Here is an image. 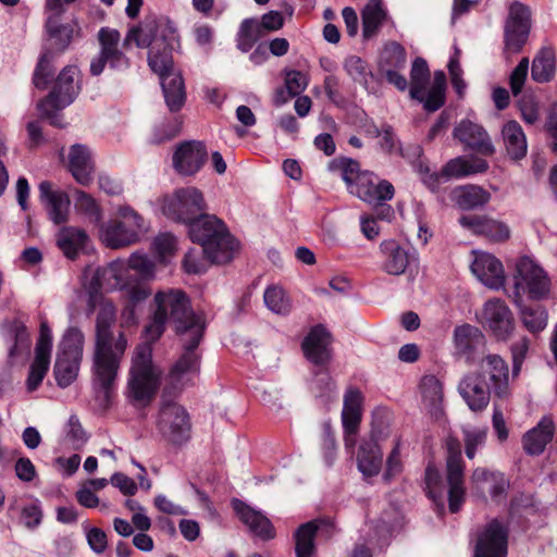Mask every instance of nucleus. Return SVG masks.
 Returning <instances> with one entry per match:
<instances>
[{"label": "nucleus", "instance_id": "18", "mask_svg": "<svg viewBox=\"0 0 557 557\" xmlns=\"http://www.w3.org/2000/svg\"><path fill=\"white\" fill-rule=\"evenodd\" d=\"M368 203H381L393 199L395 189L391 182L380 180L373 172L364 171L350 190Z\"/></svg>", "mask_w": 557, "mask_h": 557}, {"label": "nucleus", "instance_id": "63", "mask_svg": "<svg viewBox=\"0 0 557 557\" xmlns=\"http://www.w3.org/2000/svg\"><path fill=\"white\" fill-rule=\"evenodd\" d=\"M181 125L182 123L178 121V119H173L171 121L161 123L159 126L156 127V131L153 133V143L161 144L166 140L173 139L175 136L180 134Z\"/></svg>", "mask_w": 557, "mask_h": 557}, {"label": "nucleus", "instance_id": "16", "mask_svg": "<svg viewBox=\"0 0 557 557\" xmlns=\"http://www.w3.org/2000/svg\"><path fill=\"white\" fill-rule=\"evenodd\" d=\"M482 324L497 341H507L515 330L512 312L499 298L490 299L484 304Z\"/></svg>", "mask_w": 557, "mask_h": 557}, {"label": "nucleus", "instance_id": "60", "mask_svg": "<svg viewBox=\"0 0 557 557\" xmlns=\"http://www.w3.org/2000/svg\"><path fill=\"white\" fill-rule=\"evenodd\" d=\"M379 145L380 148L388 154L398 153L404 158L407 157L400 147L399 140L395 135L393 127L388 124L382 125V134L380 136Z\"/></svg>", "mask_w": 557, "mask_h": 557}, {"label": "nucleus", "instance_id": "12", "mask_svg": "<svg viewBox=\"0 0 557 557\" xmlns=\"http://www.w3.org/2000/svg\"><path fill=\"white\" fill-rule=\"evenodd\" d=\"M531 30V12L528 7L515 2L509 8L504 27V53H519L527 44Z\"/></svg>", "mask_w": 557, "mask_h": 557}, {"label": "nucleus", "instance_id": "6", "mask_svg": "<svg viewBox=\"0 0 557 557\" xmlns=\"http://www.w3.org/2000/svg\"><path fill=\"white\" fill-rule=\"evenodd\" d=\"M144 230V219L131 207H121L117 218L100 227L102 243L112 249H119L138 242Z\"/></svg>", "mask_w": 557, "mask_h": 557}, {"label": "nucleus", "instance_id": "42", "mask_svg": "<svg viewBox=\"0 0 557 557\" xmlns=\"http://www.w3.org/2000/svg\"><path fill=\"white\" fill-rule=\"evenodd\" d=\"M407 63V53L405 48L396 42L386 44L380 54L379 73L387 70L405 69Z\"/></svg>", "mask_w": 557, "mask_h": 557}, {"label": "nucleus", "instance_id": "17", "mask_svg": "<svg viewBox=\"0 0 557 557\" xmlns=\"http://www.w3.org/2000/svg\"><path fill=\"white\" fill-rule=\"evenodd\" d=\"M482 377L491 392L497 397H504L509 392V367L507 362L495 354L485 356L475 371Z\"/></svg>", "mask_w": 557, "mask_h": 557}, {"label": "nucleus", "instance_id": "40", "mask_svg": "<svg viewBox=\"0 0 557 557\" xmlns=\"http://www.w3.org/2000/svg\"><path fill=\"white\" fill-rule=\"evenodd\" d=\"M519 313L524 327L531 333H540L547 325V312L541 305H523L520 301Z\"/></svg>", "mask_w": 557, "mask_h": 557}, {"label": "nucleus", "instance_id": "46", "mask_svg": "<svg viewBox=\"0 0 557 557\" xmlns=\"http://www.w3.org/2000/svg\"><path fill=\"white\" fill-rule=\"evenodd\" d=\"M555 58L550 50H541L533 60L531 76L537 83H546L554 77Z\"/></svg>", "mask_w": 557, "mask_h": 557}, {"label": "nucleus", "instance_id": "41", "mask_svg": "<svg viewBox=\"0 0 557 557\" xmlns=\"http://www.w3.org/2000/svg\"><path fill=\"white\" fill-rule=\"evenodd\" d=\"M320 521H310L301 524L295 533V552L297 557H312L314 553V537Z\"/></svg>", "mask_w": 557, "mask_h": 557}, {"label": "nucleus", "instance_id": "39", "mask_svg": "<svg viewBox=\"0 0 557 557\" xmlns=\"http://www.w3.org/2000/svg\"><path fill=\"white\" fill-rule=\"evenodd\" d=\"M82 358L58 354L54 364V377L60 387H67L76 379Z\"/></svg>", "mask_w": 557, "mask_h": 557}, {"label": "nucleus", "instance_id": "34", "mask_svg": "<svg viewBox=\"0 0 557 557\" xmlns=\"http://www.w3.org/2000/svg\"><path fill=\"white\" fill-rule=\"evenodd\" d=\"M88 243V235L79 227L64 226L57 234V245L64 256L74 260Z\"/></svg>", "mask_w": 557, "mask_h": 557}, {"label": "nucleus", "instance_id": "13", "mask_svg": "<svg viewBox=\"0 0 557 557\" xmlns=\"http://www.w3.org/2000/svg\"><path fill=\"white\" fill-rule=\"evenodd\" d=\"M508 523L498 518L486 522L478 530L474 541V557H507Z\"/></svg>", "mask_w": 557, "mask_h": 557}, {"label": "nucleus", "instance_id": "28", "mask_svg": "<svg viewBox=\"0 0 557 557\" xmlns=\"http://www.w3.org/2000/svg\"><path fill=\"white\" fill-rule=\"evenodd\" d=\"M67 168L78 184L87 186L92 182L95 163L86 146L76 144L70 148Z\"/></svg>", "mask_w": 557, "mask_h": 557}, {"label": "nucleus", "instance_id": "3", "mask_svg": "<svg viewBox=\"0 0 557 557\" xmlns=\"http://www.w3.org/2000/svg\"><path fill=\"white\" fill-rule=\"evenodd\" d=\"M188 234L194 243L201 245L203 255L212 263L224 264L232 261L239 249V243L225 223L203 212L190 223Z\"/></svg>", "mask_w": 557, "mask_h": 557}, {"label": "nucleus", "instance_id": "29", "mask_svg": "<svg viewBox=\"0 0 557 557\" xmlns=\"http://www.w3.org/2000/svg\"><path fill=\"white\" fill-rule=\"evenodd\" d=\"M485 344L483 333L475 326L462 324L454 331V345L456 354L466 359V362L473 361L474 351Z\"/></svg>", "mask_w": 557, "mask_h": 557}, {"label": "nucleus", "instance_id": "55", "mask_svg": "<svg viewBox=\"0 0 557 557\" xmlns=\"http://www.w3.org/2000/svg\"><path fill=\"white\" fill-rule=\"evenodd\" d=\"M462 433L466 446V455L469 459H473L476 450L484 446L487 431L480 428H463Z\"/></svg>", "mask_w": 557, "mask_h": 557}, {"label": "nucleus", "instance_id": "4", "mask_svg": "<svg viewBox=\"0 0 557 557\" xmlns=\"http://www.w3.org/2000/svg\"><path fill=\"white\" fill-rule=\"evenodd\" d=\"M78 73L76 66H65L58 75L52 90L37 106L41 116L48 119L53 126L64 127L63 116L59 111L70 106L78 95L79 85L76 83Z\"/></svg>", "mask_w": 557, "mask_h": 557}, {"label": "nucleus", "instance_id": "44", "mask_svg": "<svg viewBox=\"0 0 557 557\" xmlns=\"http://www.w3.org/2000/svg\"><path fill=\"white\" fill-rule=\"evenodd\" d=\"M61 15H55L53 13H49L46 22V28L53 40V45L59 52H62L71 42L74 35V26L72 25H60L59 17Z\"/></svg>", "mask_w": 557, "mask_h": 557}, {"label": "nucleus", "instance_id": "25", "mask_svg": "<svg viewBox=\"0 0 557 557\" xmlns=\"http://www.w3.org/2000/svg\"><path fill=\"white\" fill-rule=\"evenodd\" d=\"M459 223L473 234L485 236L492 242H504L510 236V230L506 223L486 216L462 215Z\"/></svg>", "mask_w": 557, "mask_h": 557}, {"label": "nucleus", "instance_id": "22", "mask_svg": "<svg viewBox=\"0 0 557 557\" xmlns=\"http://www.w3.org/2000/svg\"><path fill=\"white\" fill-rule=\"evenodd\" d=\"M471 271L482 284L490 288L499 289L505 284L503 263L491 253H476Z\"/></svg>", "mask_w": 557, "mask_h": 557}, {"label": "nucleus", "instance_id": "32", "mask_svg": "<svg viewBox=\"0 0 557 557\" xmlns=\"http://www.w3.org/2000/svg\"><path fill=\"white\" fill-rule=\"evenodd\" d=\"M383 454L373 438L363 440L359 446L357 465L364 476L379 474L382 468Z\"/></svg>", "mask_w": 557, "mask_h": 557}, {"label": "nucleus", "instance_id": "21", "mask_svg": "<svg viewBox=\"0 0 557 557\" xmlns=\"http://www.w3.org/2000/svg\"><path fill=\"white\" fill-rule=\"evenodd\" d=\"M381 269L389 275L405 273L408 265L416 260L413 250L403 247L394 239H386L380 244Z\"/></svg>", "mask_w": 557, "mask_h": 557}, {"label": "nucleus", "instance_id": "62", "mask_svg": "<svg viewBox=\"0 0 557 557\" xmlns=\"http://www.w3.org/2000/svg\"><path fill=\"white\" fill-rule=\"evenodd\" d=\"M529 72V59L522 58L509 76L510 89L513 96H518L525 83Z\"/></svg>", "mask_w": 557, "mask_h": 557}, {"label": "nucleus", "instance_id": "5", "mask_svg": "<svg viewBox=\"0 0 557 557\" xmlns=\"http://www.w3.org/2000/svg\"><path fill=\"white\" fill-rule=\"evenodd\" d=\"M513 301L520 306L522 297L541 300L548 296L550 280L544 269L531 257L522 256L517 259L513 274Z\"/></svg>", "mask_w": 557, "mask_h": 557}, {"label": "nucleus", "instance_id": "48", "mask_svg": "<svg viewBox=\"0 0 557 557\" xmlns=\"http://www.w3.org/2000/svg\"><path fill=\"white\" fill-rule=\"evenodd\" d=\"M344 69L354 82L362 85L366 89L370 88V79L373 74L366 61L360 57L350 55L345 60Z\"/></svg>", "mask_w": 557, "mask_h": 557}, {"label": "nucleus", "instance_id": "2", "mask_svg": "<svg viewBox=\"0 0 557 557\" xmlns=\"http://www.w3.org/2000/svg\"><path fill=\"white\" fill-rule=\"evenodd\" d=\"M124 263L113 261L106 268H99L92 275L89 286L88 306L94 310L100 309L96 319V338L91 367L92 387L98 396L109 401L116 386L121 361L127 348V339L123 332L115 337L112 325L115 322L116 310L111 301L104 300L101 289L110 290L124 288Z\"/></svg>", "mask_w": 557, "mask_h": 557}, {"label": "nucleus", "instance_id": "23", "mask_svg": "<svg viewBox=\"0 0 557 557\" xmlns=\"http://www.w3.org/2000/svg\"><path fill=\"white\" fill-rule=\"evenodd\" d=\"M454 137L480 153L490 156L494 152L493 144L486 131L470 120L460 121L454 129Z\"/></svg>", "mask_w": 557, "mask_h": 557}, {"label": "nucleus", "instance_id": "35", "mask_svg": "<svg viewBox=\"0 0 557 557\" xmlns=\"http://www.w3.org/2000/svg\"><path fill=\"white\" fill-rule=\"evenodd\" d=\"M502 136L507 153L511 159L520 160L525 157L528 144L525 134L517 121H508L502 128Z\"/></svg>", "mask_w": 557, "mask_h": 557}, {"label": "nucleus", "instance_id": "49", "mask_svg": "<svg viewBox=\"0 0 557 557\" xmlns=\"http://www.w3.org/2000/svg\"><path fill=\"white\" fill-rule=\"evenodd\" d=\"M265 306L274 313L286 315L292 310V302L285 290L278 286H270L263 295Z\"/></svg>", "mask_w": 557, "mask_h": 557}, {"label": "nucleus", "instance_id": "38", "mask_svg": "<svg viewBox=\"0 0 557 557\" xmlns=\"http://www.w3.org/2000/svg\"><path fill=\"white\" fill-rule=\"evenodd\" d=\"M375 537H370L366 543L356 544L352 549L350 557H373L374 548L377 546L380 549L384 548L388 544V540L392 533V527L382 521L374 529Z\"/></svg>", "mask_w": 557, "mask_h": 557}, {"label": "nucleus", "instance_id": "53", "mask_svg": "<svg viewBox=\"0 0 557 557\" xmlns=\"http://www.w3.org/2000/svg\"><path fill=\"white\" fill-rule=\"evenodd\" d=\"M362 412H342L344 442L346 449H354L361 422Z\"/></svg>", "mask_w": 557, "mask_h": 557}, {"label": "nucleus", "instance_id": "43", "mask_svg": "<svg viewBox=\"0 0 557 557\" xmlns=\"http://www.w3.org/2000/svg\"><path fill=\"white\" fill-rule=\"evenodd\" d=\"M446 75L443 71L434 73L432 85L425 95L423 92V108L429 112L437 111L445 103ZM425 91V89L423 90Z\"/></svg>", "mask_w": 557, "mask_h": 557}, {"label": "nucleus", "instance_id": "27", "mask_svg": "<svg viewBox=\"0 0 557 557\" xmlns=\"http://www.w3.org/2000/svg\"><path fill=\"white\" fill-rule=\"evenodd\" d=\"M233 508L240 521L245 523L255 535L264 541L275 537V529L272 522L261 511L251 508L238 499L233 502Z\"/></svg>", "mask_w": 557, "mask_h": 557}, {"label": "nucleus", "instance_id": "61", "mask_svg": "<svg viewBox=\"0 0 557 557\" xmlns=\"http://www.w3.org/2000/svg\"><path fill=\"white\" fill-rule=\"evenodd\" d=\"M308 76L296 70L287 71L285 75V87L287 89L288 97H296L301 94L308 86Z\"/></svg>", "mask_w": 557, "mask_h": 557}, {"label": "nucleus", "instance_id": "14", "mask_svg": "<svg viewBox=\"0 0 557 557\" xmlns=\"http://www.w3.org/2000/svg\"><path fill=\"white\" fill-rule=\"evenodd\" d=\"M98 40L100 42V54L90 63V72L92 75H100L106 64L113 70L123 71L128 69L129 60L120 50L119 45L121 35L116 29L102 27L98 33Z\"/></svg>", "mask_w": 557, "mask_h": 557}, {"label": "nucleus", "instance_id": "52", "mask_svg": "<svg viewBox=\"0 0 557 557\" xmlns=\"http://www.w3.org/2000/svg\"><path fill=\"white\" fill-rule=\"evenodd\" d=\"M423 400L431 406H436L443 399V384L433 374L424 375L420 382Z\"/></svg>", "mask_w": 557, "mask_h": 557}, {"label": "nucleus", "instance_id": "56", "mask_svg": "<svg viewBox=\"0 0 557 557\" xmlns=\"http://www.w3.org/2000/svg\"><path fill=\"white\" fill-rule=\"evenodd\" d=\"M50 364V358L36 356L30 366L28 377L26 381L28 392L36 391L44 377L46 376Z\"/></svg>", "mask_w": 557, "mask_h": 557}, {"label": "nucleus", "instance_id": "24", "mask_svg": "<svg viewBox=\"0 0 557 557\" xmlns=\"http://www.w3.org/2000/svg\"><path fill=\"white\" fill-rule=\"evenodd\" d=\"M330 345L331 334L323 325L318 324L310 330L301 347L310 362L322 366L331 358Z\"/></svg>", "mask_w": 557, "mask_h": 557}, {"label": "nucleus", "instance_id": "8", "mask_svg": "<svg viewBox=\"0 0 557 557\" xmlns=\"http://www.w3.org/2000/svg\"><path fill=\"white\" fill-rule=\"evenodd\" d=\"M488 163L481 158H456L446 163L441 172H430L428 166L419 165V173L422 182L432 191H437L442 184L451 177H463L471 174L483 173L487 170Z\"/></svg>", "mask_w": 557, "mask_h": 557}, {"label": "nucleus", "instance_id": "33", "mask_svg": "<svg viewBox=\"0 0 557 557\" xmlns=\"http://www.w3.org/2000/svg\"><path fill=\"white\" fill-rule=\"evenodd\" d=\"M165 103L171 112L182 109L186 100L185 84L182 74L175 70L160 77Z\"/></svg>", "mask_w": 557, "mask_h": 557}, {"label": "nucleus", "instance_id": "1", "mask_svg": "<svg viewBox=\"0 0 557 557\" xmlns=\"http://www.w3.org/2000/svg\"><path fill=\"white\" fill-rule=\"evenodd\" d=\"M156 310L151 321L146 325V342L139 344L132 359L127 383V397L136 405H148L157 394L162 371L152 361L151 343L158 341L171 322L180 342L199 345L206 330L201 314L196 313L188 296L181 289H168L154 295Z\"/></svg>", "mask_w": 557, "mask_h": 557}, {"label": "nucleus", "instance_id": "37", "mask_svg": "<svg viewBox=\"0 0 557 557\" xmlns=\"http://www.w3.org/2000/svg\"><path fill=\"white\" fill-rule=\"evenodd\" d=\"M451 197L459 208L471 210L487 203L491 195L480 186L467 185L455 188Z\"/></svg>", "mask_w": 557, "mask_h": 557}, {"label": "nucleus", "instance_id": "31", "mask_svg": "<svg viewBox=\"0 0 557 557\" xmlns=\"http://www.w3.org/2000/svg\"><path fill=\"white\" fill-rule=\"evenodd\" d=\"M168 23L170 22H156L153 20L145 21L144 23L128 30L123 46L126 47L131 42H134L139 48L149 47L150 49L156 42L161 44L162 38L160 36V30Z\"/></svg>", "mask_w": 557, "mask_h": 557}, {"label": "nucleus", "instance_id": "26", "mask_svg": "<svg viewBox=\"0 0 557 557\" xmlns=\"http://www.w3.org/2000/svg\"><path fill=\"white\" fill-rule=\"evenodd\" d=\"M39 197L45 205L50 220L55 224H61L67 221L70 199L62 190L52 188V184L44 181L39 184Z\"/></svg>", "mask_w": 557, "mask_h": 557}, {"label": "nucleus", "instance_id": "10", "mask_svg": "<svg viewBox=\"0 0 557 557\" xmlns=\"http://www.w3.org/2000/svg\"><path fill=\"white\" fill-rule=\"evenodd\" d=\"M183 352L172 366L165 379V392L180 393L185 387L194 385L200 370L199 345L181 342Z\"/></svg>", "mask_w": 557, "mask_h": 557}, {"label": "nucleus", "instance_id": "59", "mask_svg": "<svg viewBox=\"0 0 557 557\" xmlns=\"http://www.w3.org/2000/svg\"><path fill=\"white\" fill-rule=\"evenodd\" d=\"M128 268L143 280H149L154 273V263L144 253L134 252L128 259Z\"/></svg>", "mask_w": 557, "mask_h": 557}, {"label": "nucleus", "instance_id": "19", "mask_svg": "<svg viewBox=\"0 0 557 557\" xmlns=\"http://www.w3.org/2000/svg\"><path fill=\"white\" fill-rule=\"evenodd\" d=\"M458 392L469 409L474 412L483 411L488 406L493 394L485 384L484 377L475 371H470L461 377Z\"/></svg>", "mask_w": 557, "mask_h": 557}, {"label": "nucleus", "instance_id": "64", "mask_svg": "<svg viewBox=\"0 0 557 557\" xmlns=\"http://www.w3.org/2000/svg\"><path fill=\"white\" fill-rule=\"evenodd\" d=\"M21 519L27 529H36L42 520V510L38 500L32 502L22 508Z\"/></svg>", "mask_w": 557, "mask_h": 557}, {"label": "nucleus", "instance_id": "45", "mask_svg": "<svg viewBox=\"0 0 557 557\" xmlns=\"http://www.w3.org/2000/svg\"><path fill=\"white\" fill-rule=\"evenodd\" d=\"M430 78V71L428 63L422 58H416L412 62L410 71V97L414 100H423V90Z\"/></svg>", "mask_w": 557, "mask_h": 557}, {"label": "nucleus", "instance_id": "54", "mask_svg": "<svg viewBox=\"0 0 557 557\" xmlns=\"http://www.w3.org/2000/svg\"><path fill=\"white\" fill-rule=\"evenodd\" d=\"M425 490L428 496L435 503H442L444 486L442 483L441 473L433 465H428L425 469Z\"/></svg>", "mask_w": 557, "mask_h": 557}, {"label": "nucleus", "instance_id": "15", "mask_svg": "<svg viewBox=\"0 0 557 557\" xmlns=\"http://www.w3.org/2000/svg\"><path fill=\"white\" fill-rule=\"evenodd\" d=\"M162 42H156L148 52V65L159 78L175 71L172 52L178 46L180 36L172 23L160 30Z\"/></svg>", "mask_w": 557, "mask_h": 557}, {"label": "nucleus", "instance_id": "51", "mask_svg": "<svg viewBox=\"0 0 557 557\" xmlns=\"http://www.w3.org/2000/svg\"><path fill=\"white\" fill-rule=\"evenodd\" d=\"M75 208L77 211L84 213L88 216L90 222L92 223H100L102 219V212L95 200L92 196L89 194L83 191V190H76L75 191Z\"/></svg>", "mask_w": 557, "mask_h": 557}, {"label": "nucleus", "instance_id": "58", "mask_svg": "<svg viewBox=\"0 0 557 557\" xmlns=\"http://www.w3.org/2000/svg\"><path fill=\"white\" fill-rule=\"evenodd\" d=\"M315 397L322 403L324 407H329L336 398L335 382L324 374L315 381Z\"/></svg>", "mask_w": 557, "mask_h": 557}, {"label": "nucleus", "instance_id": "7", "mask_svg": "<svg viewBox=\"0 0 557 557\" xmlns=\"http://www.w3.org/2000/svg\"><path fill=\"white\" fill-rule=\"evenodd\" d=\"M205 209L203 196L195 187L180 188L161 199L162 213L169 219L185 223L188 226Z\"/></svg>", "mask_w": 557, "mask_h": 557}, {"label": "nucleus", "instance_id": "30", "mask_svg": "<svg viewBox=\"0 0 557 557\" xmlns=\"http://www.w3.org/2000/svg\"><path fill=\"white\" fill-rule=\"evenodd\" d=\"M555 425L549 417H543L540 422L522 437L523 448L529 455H540L553 440Z\"/></svg>", "mask_w": 557, "mask_h": 557}, {"label": "nucleus", "instance_id": "11", "mask_svg": "<svg viewBox=\"0 0 557 557\" xmlns=\"http://www.w3.org/2000/svg\"><path fill=\"white\" fill-rule=\"evenodd\" d=\"M446 448L449 510L457 512L461 508L466 496L463 486L465 463L461 455V444L456 437L449 436L446 440Z\"/></svg>", "mask_w": 557, "mask_h": 557}, {"label": "nucleus", "instance_id": "47", "mask_svg": "<svg viewBox=\"0 0 557 557\" xmlns=\"http://www.w3.org/2000/svg\"><path fill=\"white\" fill-rule=\"evenodd\" d=\"M330 170L339 172L342 180L346 183L348 190L350 191L352 185L359 180L362 174L360 165L357 161L349 158L334 159L330 163Z\"/></svg>", "mask_w": 557, "mask_h": 557}, {"label": "nucleus", "instance_id": "36", "mask_svg": "<svg viewBox=\"0 0 557 557\" xmlns=\"http://www.w3.org/2000/svg\"><path fill=\"white\" fill-rule=\"evenodd\" d=\"M361 17L364 38L374 36L382 25L389 20L387 10L381 0H370L363 8Z\"/></svg>", "mask_w": 557, "mask_h": 557}, {"label": "nucleus", "instance_id": "9", "mask_svg": "<svg viewBox=\"0 0 557 557\" xmlns=\"http://www.w3.org/2000/svg\"><path fill=\"white\" fill-rule=\"evenodd\" d=\"M157 428L169 442L182 444L190 437L189 414L182 405L163 399L157 419Z\"/></svg>", "mask_w": 557, "mask_h": 557}, {"label": "nucleus", "instance_id": "20", "mask_svg": "<svg viewBox=\"0 0 557 557\" xmlns=\"http://www.w3.org/2000/svg\"><path fill=\"white\" fill-rule=\"evenodd\" d=\"M208 151L200 141H185L173 154V166L182 175H194L206 163Z\"/></svg>", "mask_w": 557, "mask_h": 557}, {"label": "nucleus", "instance_id": "50", "mask_svg": "<svg viewBox=\"0 0 557 557\" xmlns=\"http://www.w3.org/2000/svg\"><path fill=\"white\" fill-rule=\"evenodd\" d=\"M85 337L77 327H69L60 344L59 352L61 355L82 358Z\"/></svg>", "mask_w": 557, "mask_h": 557}, {"label": "nucleus", "instance_id": "57", "mask_svg": "<svg viewBox=\"0 0 557 557\" xmlns=\"http://www.w3.org/2000/svg\"><path fill=\"white\" fill-rule=\"evenodd\" d=\"M52 60V54L50 52H45L39 58L37 66L34 72L33 83L38 89H46L49 84V78L52 73L50 70V63Z\"/></svg>", "mask_w": 557, "mask_h": 557}]
</instances>
